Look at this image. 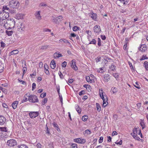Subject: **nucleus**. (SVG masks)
<instances>
[{
    "label": "nucleus",
    "instance_id": "16",
    "mask_svg": "<svg viewBox=\"0 0 148 148\" xmlns=\"http://www.w3.org/2000/svg\"><path fill=\"white\" fill-rule=\"evenodd\" d=\"M86 79L87 82L89 84H91L92 82H94V79L92 78H90V76H86Z\"/></svg>",
    "mask_w": 148,
    "mask_h": 148
},
{
    "label": "nucleus",
    "instance_id": "49",
    "mask_svg": "<svg viewBox=\"0 0 148 148\" xmlns=\"http://www.w3.org/2000/svg\"><path fill=\"white\" fill-rule=\"evenodd\" d=\"M85 134H89L91 133V132L89 130H87L85 131Z\"/></svg>",
    "mask_w": 148,
    "mask_h": 148
},
{
    "label": "nucleus",
    "instance_id": "61",
    "mask_svg": "<svg viewBox=\"0 0 148 148\" xmlns=\"http://www.w3.org/2000/svg\"><path fill=\"white\" fill-rule=\"evenodd\" d=\"M46 6V4L44 3H40L39 5V6L40 7Z\"/></svg>",
    "mask_w": 148,
    "mask_h": 148
},
{
    "label": "nucleus",
    "instance_id": "1",
    "mask_svg": "<svg viewBox=\"0 0 148 148\" xmlns=\"http://www.w3.org/2000/svg\"><path fill=\"white\" fill-rule=\"evenodd\" d=\"M9 16V13L8 12H0V25L8 29L13 28L16 23L15 20L13 18L6 19Z\"/></svg>",
    "mask_w": 148,
    "mask_h": 148
},
{
    "label": "nucleus",
    "instance_id": "33",
    "mask_svg": "<svg viewBox=\"0 0 148 148\" xmlns=\"http://www.w3.org/2000/svg\"><path fill=\"white\" fill-rule=\"evenodd\" d=\"M144 66L146 70H148V62L145 61L144 63Z\"/></svg>",
    "mask_w": 148,
    "mask_h": 148
},
{
    "label": "nucleus",
    "instance_id": "23",
    "mask_svg": "<svg viewBox=\"0 0 148 148\" xmlns=\"http://www.w3.org/2000/svg\"><path fill=\"white\" fill-rule=\"evenodd\" d=\"M50 66L51 68L52 69H54L56 67V63L55 60H53L51 62Z\"/></svg>",
    "mask_w": 148,
    "mask_h": 148
},
{
    "label": "nucleus",
    "instance_id": "39",
    "mask_svg": "<svg viewBox=\"0 0 148 148\" xmlns=\"http://www.w3.org/2000/svg\"><path fill=\"white\" fill-rule=\"evenodd\" d=\"M2 10V11H5V10H9V8L7 7L6 6L4 5L3 7Z\"/></svg>",
    "mask_w": 148,
    "mask_h": 148
},
{
    "label": "nucleus",
    "instance_id": "26",
    "mask_svg": "<svg viewBox=\"0 0 148 148\" xmlns=\"http://www.w3.org/2000/svg\"><path fill=\"white\" fill-rule=\"evenodd\" d=\"M110 80L109 75H106L104 76L103 80L104 82H107Z\"/></svg>",
    "mask_w": 148,
    "mask_h": 148
},
{
    "label": "nucleus",
    "instance_id": "31",
    "mask_svg": "<svg viewBox=\"0 0 148 148\" xmlns=\"http://www.w3.org/2000/svg\"><path fill=\"white\" fill-rule=\"evenodd\" d=\"M18 148H28V147L25 144H23L18 145Z\"/></svg>",
    "mask_w": 148,
    "mask_h": 148
},
{
    "label": "nucleus",
    "instance_id": "48",
    "mask_svg": "<svg viewBox=\"0 0 148 148\" xmlns=\"http://www.w3.org/2000/svg\"><path fill=\"white\" fill-rule=\"evenodd\" d=\"M67 65V62L66 61H64L62 64V66L63 67H65Z\"/></svg>",
    "mask_w": 148,
    "mask_h": 148
},
{
    "label": "nucleus",
    "instance_id": "57",
    "mask_svg": "<svg viewBox=\"0 0 148 148\" xmlns=\"http://www.w3.org/2000/svg\"><path fill=\"white\" fill-rule=\"evenodd\" d=\"M112 138L110 136H107V141L109 142H111Z\"/></svg>",
    "mask_w": 148,
    "mask_h": 148
},
{
    "label": "nucleus",
    "instance_id": "38",
    "mask_svg": "<svg viewBox=\"0 0 148 148\" xmlns=\"http://www.w3.org/2000/svg\"><path fill=\"white\" fill-rule=\"evenodd\" d=\"M134 86L138 89L140 88V85H139L138 82H136L135 83V84H134Z\"/></svg>",
    "mask_w": 148,
    "mask_h": 148
},
{
    "label": "nucleus",
    "instance_id": "20",
    "mask_svg": "<svg viewBox=\"0 0 148 148\" xmlns=\"http://www.w3.org/2000/svg\"><path fill=\"white\" fill-rule=\"evenodd\" d=\"M106 70V69L105 67H103L97 69L98 72L102 73H103Z\"/></svg>",
    "mask_w": 148,
    "mask_h": 148
},
{
    "label": "nucleus",
    "instance_id": "46",
    "mask_svg": "<svg viewBox=\"0 0 148 148\" xmlns=\"http://www.w3.org/2000/svg\"><path fill=\"white\" fill-rule=\"evenodd\" d=\"M115 67H116L114 66V65H113L112 64L111 66L110 67V69L111 70H112V71H113L114 69H115Z\"/></svg>",
    "mask_w": 148,
    "mask_h": 148
},
{
    "label": "nucleus",
    "instance_id": "3",
    "mask_svg": "<svg viewBox=\"0 0 148 148\" xmlns=\"http://www.w3.org/2000/svg\"><path fill=\"white\" fill-rule=\"evenodd\" d=\"M99 94L100 98L103 100V106L105 107L108 103L107 96L103 91L102 88L99 89Z\"/></svg>",
    "mask_w": 148,
    "mask_h": 148
},
{
    "label": "nucleus",
    "instance_id": "35",
    "mask_svg": "<svg viewBox=\"0 0 148 148\" xmlns=\"http://www.w3.org/2000/svg\"><path fill=\"white\" fill-rule=\"evenodd\" d=\"M88 119V116L87 115L84 116L82 117V120L84 121H86Z\"/></svg>",
    "mask_w": 148,
    "mask_h": 148
},
{
    "label": "nucleus",
    "instance_id": "40",
    "mask_svg": "<svg viewBox=\"0 0 148 148\" xmlns=\"http://www.w3.org/2000/svg\"><path fill=\"white\" fill-rule=\"evenodd\" d=\"M140 124L141 126L143 129L145 128V125L143 121H141L140 123Z\"/></svg>",
    "mask_w": 148,
    "mask_h": 148
},
{
    "label": "nucleus",
    "instance_id": "44",
    "mask_svg": "<svg viewBox=\"0 0 148 148\" xmlns=\"http://www.w3.org/2000/svg\"><path fill=\"white\" fill-rule=\"evenodd\" d=\"M71 148H77V145L75 143L72 144Z\"/></svg>",
    "mask_w": 148,
    "mask_h": 148
},
{
    "label": "nucleus",
    "instance_id": "37",
    "mask_svg": "<svg viewBox=\"0 0 148 148\" xmlns=\"http://www.w3.org/2000/svg\"><path fill=\"white\" fill-rule=\"evenodd\" d=\"M111 90L112 91L113 94H115L117 92V88L115 87H112Z\"/></svg>",
    "mask_w": 148,
    "mask_h": 148
},
{
    "label": "nucleus",
    "instance_id": "51",
    "mask_svg": "<svg viewBox=\"0 0 148 148\" xmlns=\"http://www.w3.org/2000/svg\"><path fill=\"white\" fill-rule=\"evenodd\" d=\"M112 75L113 77H114L115 78L117 79L118 78L119 75H118V73H113L112 74Z\"/></svg>",
    "mask_w": 148,
    "mask_h": 148
},
{
    "label": "nucleus",
    "instance_id": "18",
    "mask_svg": "<svg viewBox=\"0 0 148 148\" xmlns=\"http://www.w3.org/2000/svg\"><path fill=\"white\" fill-rule=\"evenodd\" d=\"M29 95V93H27L25 95L23 99L22 100V102H26L28 101Z\"/></svg>",
    "mask_w": 148,
    "mask_h": 148
},
{
    "label": "nucleus",
    "instance_id": "4",
    "mask_svg": "<svg viewBox=\"0 0 148 148\" xmlns=\"http://www.w3.org/2000/svg\"><path fill=\"white\" fill-rule=\"evenodd\" d=\"M20 3L17 0H12L10 1L9 6L12 8H17L19 7Z\"/></svg>",
    "mask_w": 148,
    "mask_h": 148
},
{
    "label": "nucleus",
    "instance_id": "30",
    "mask_svg": "<svg viewBox=\"0 0 148 148\" xmlns=\"http://www.w3.org/2000/svg\"><path fill=\"white\" fill-rule=\"evenodd\" d=\"M96 107L97 111L98 112H100L101 110V108L100 104L98 103H96Z\"/></svg>",
    "mask_w": 148,
    "mask_h": 148
},
{
    "label": "nucleus",
    "instance_id": "13",
    "mask_svg": "<svg viewBox=\"0 0 148 148\" xmlns=\"http://www.w3.org/2000/svg\"><path fill=\"white\" fill-rule=\"evenodd\" d=\"M90 16L93 20L95 21L97 20V14L96 13H94L92 11L90 13Z\"/></svg>",
    "mask_w": 148,
    "mask_h": 148
},
{
    "label": "nucleus",
    "instance_id": "19",
    "mask_svg": "<svg viewBox=\"0 0 148 148\" xmlns=\"http://www.w3.org/2000/svg\"><path fill=\"white\" fill-rule=\"evenodd\" d=\"M140 51H144L147 49L146 45L145 44H143L141 45L140 47L139 48Z\"/></svg>",
    "mask_w": 148,
    "mask_h": 148
},
{
    "label": "nucleus",
    "instance_id": "54",
    "mask_svg": "<svg viewBox=\"0 0 148 148\" xmlns=\"http://www.w3.org/2000/svg\"><path fill=\"white\" fill-rule=\"evenodd\" d=\"M36 88V84L35 83H33L32 84V90H33Z\"/></svg>",
    "mask_w": 148,
    "mask_h": 148
},
{
    "label": "nucleus",
    "instance_id": "11",
    "mask_svg": "<svg viewBox=\"0 0 148 148\" xmlns=\"http://www.w3.org/2000/svg\"><path fill=\"white\" fill-rule=\"evenodd\" d=\"M93 29L95 32L97 34H99L101 31L100 26L98 25H96L94 26Z\"/></svg>",
    "mask_w": 148,
    "mask_h": 148
},
{
    "label": "nucleus",
    "instance_id": "59",
    "mask_svg": "<svg viewBox=\"0 0 148 148\" xmlns=\"http://www.w3.org/2000/svg\"><path fill=\"white\" fill-rule=\"evenodd\" d=\"M42 79V77H38L37 78V81L38 82H39L41 81Z\"/></svg>",
    "mask_w": 148,
    "mask_h": 148
},
{
    "label": "nucleus",
    "instance_id": "21",
    "mask_svg": "<svg viewBox=\"0 0 148 148\" xmlns=\"http://www.w3.org/2000/svg\"><path fill=\"white\" fill-rule=\"evenodd\" d=\"M24 16V14H17L16 15V17L18 19H22L23 18Z\"/></svg>",
    "mask_w": 148,
    "mask_h": 148
},
{
    "label": "nucleus",
    "instance_id": "63",
    "mask_svg": "<svg viewBox=\"0 0 148 148\" xmlns=\"http://www.w3.org/2000/svg\"><path fill=\"white\" fill-rule=\"evenodd\" d=\"M46 93H41L40 95V96L41 97L43 98L45 97V96H46Z\"/></svg>",
    "mask_w": 148,
    "mask_h": 148
},
{
    "label": "nucleus",
    "instance_id": "10",
    "mask_svg": "<svg viewBox=\"0 0 148 148\" xmlns=\"http://www.w3.org/2000/svg\"><path fill=\"white\" fill-rule=\"evenodd\" d=\"M38 112H31L29 113V115L31 118H34L38 115Z\"/></svg>",
    "mask_w": 148,
    "mask_h": 148
},
{
    "label": "nucleus",
    "instance_id": "53",
    "mask_svg": "<svg viewBox=\"0 0 148 148\" xmlns=\"http://www.w3.org/2000/svg\"><path fill=\"white\" fill-rule=\"evenodd\" d=\"M48 46L47 45H44L42 46L41 47V49L42 50H43L44 49H46L48 47Z\"/></svg>",
    "mask_w": 148,
    "mask_h": 148
},
{
    "label": "nucleus",
    "instance_id": "34",
    "mask_svg": "<svg viewBox=\"0 0 148 148\" xmlns=\"http://www.w3.org/2000/svg\"><path fill=\"white\" fill-rule=\"evenodd\" d=\"M75 108L77 112L79 113H80L81 111V110L80 108L78 106V105H77L76 106Z\"/></svg>",
    "mask_w": 148,
    "mask_h": 148
},
{
    "label": "nucleus",
    "instance_id": "32",
    "mask_svg": "<svg viewBox=\"0 0 148 148\" xmlns=\"http://www.w3.org/2000/svg\"><path fill=\"white\" fill-rule=\"evenodd\" d=\"M24 64H25L24 65H25V66L23 67V68L22 69V70L23 71V75H24L25 73V72H26L27 71V69L26 67V63L25 62Z\"/></svg>",
    "mask_w": 148,
    "mask_h": 148
},
{
    "label": "nucleus",
    "instance_id": "58",
    "mask_svg": "<svg viewBox=\"0 0 148 148\" xmlns=\"http://www.w3.org/2000/svg\"><path fill=\"white\" fill-rule=\"evenodd\" d=\"M51 31V30L45 28L43 29V32H50Z\"/></svg>",
    "mask_w": 148,
    "mask_h": 148
},
{
    "label": "nucleus",
    "instance_id": "55",
    "mask_svg": "<svg viewBox=\"0 0 148 148\" xmlns=\"http://www.w3.org/2000/svg\"><path fill=\"white\" fill-rule=\"evenodd\" d=\"M53 126L55 127H56V128H58V129H59V127H58V126L57 125V124H56V123H53Z\"/></svg>",
    "mask_w": 148,
    "mask_h": 148
},
{
    "label": "nucleus",
    "instance_id": "64",
    "mask_svg": "<svg viewBox=\"0 0 148 148\" xmlns=\"http://www.w3.org/2000/svg\"><path fill=\"white\" fill-rule=\"evenodd\" d=\"M5 44L2 41L1 42V47H3V48L5 46Z\"/></svg>",
    "mask_w": 148,
    "mask_h": 148
},
{
    "label": "nucleus",
    "instance_id": "45",
    "mask_svg": "<svg viewBox=\"0 0 148 148\" xmlns=\"http://www.w3.org/2000/svg\"><path fill=\"white\" fill-rule=\"evenodd\" d=\"M103 136H101L100 137V138L99 140V143H102L103 141Z\"/></svg>",
    "mask_w": 148,
    "mask_h": 148
},
{
    "label": "nucleus",
    "instance_id": "36",
    "mask_svg": "<svg viewBox=\"0 0 148 148\" xmlns=\"http://www.w3.org/2000/svg\"><path fill=\"white\" fill-rule=\"evenodd\" d=\"M78 37V36L77 35L75 34L74 33H71L70 34V38L71 39V37Z\"/></svg>",
    "mask_w": 148,
    "mask_h": 148
},
{
    "label": "nucleus",
    "instance_id": "14",
    "mask_svg": "<svg viewBox=\"0 0 148 148\" xmlns=\"http://www.w3.org/2000/svg\"><path fill=\"white\" fill-rule=\"evenodd\" d=\"M63 42L66 44H68L69 45H70L71 43L67 40L64 39H61L59 40V43L62 44Z\"/></svg>",
    "mask_w": 148,
    "mask_h": 148
},
{
    "label": "nucleus",
    "instance_id": "7",
    "mask_svg": "<svg viewBox=\"0 0 148 148\" xmlns=\"http://www.w3.org/2000/svg\"><path fill=\"white\" fill-rule=\"evenodd\" d=\"M25 26L24 24L21 23L20 25L17 26V31L20 33H23L25 29Z\"/></svg>",
    "mask_w": 148,
    "mask_h": 148
},
{
    "label": "nucleus",
    "instance_id": "28",
    "mask_svg": "<svg viewBox=\"0 0 148 148\" xmlns=\"http://www.w3.org/2000/svg\"><path fill=\"white\" fill-rule=\"evenodd\" d=\"M19 52V51L18 50H14L12 51L10 53V55L13 54H16Z\"/></svg>",
    "mask_w": 148,
    "mask_h": 148
},
{
    "label": "nucleus",
    "instance_id": "27",
    "mask_svg": "<svg viewBox=\"0 0 148 148\" xmlns=\"http://www.w3.org/2000/svg\"><path fill=\"white\" fill-rule=\"evenodd\" d=\"M73 30L74 32H76L80 30V27L77 26H75L73 27Z\"/></svg>",
    "mask_w": 148,
    "mask_h": 148
},
{
    "label": "nucleus",
    "instance_id": "42",
    "mask_svg": "<svg viewBox=\"0 0 148 148\" xmlns=\"http://www.w3.org/2000/svg\"><path fill=\"white\" fill-rule=\"evenodd\" d=\"M6 128L5 127H0V131L6 132Z\"/></svg>",
    "mask_w": 148,
    "mask_h": 148
},
{
    "label": "nucleus",
    "instance_id": "43",
    "mask_svg": "<svg viewBox=\"0 0 148 148\" xmlns=\"http://www.w3.org/2000/svg\"><path fill=\"white\" fill-rule=\"evenodd\" d=\"M148 58L146 55H143L142 56V58L140 59V60H143L145 59H147Z\"/></svg>",
    "mask_w": 148,
    "mask_h": 148
},
{
    "label": "nucleus",
    "instance_id": "22",
    "mask_svg": "<svg viewBox=\"0 0 148 148\" xmlns=\"http://www.w3.org/2000/svg\"><path fill=\"white\" fill-rule=\"evenodd\" d=\"M35 16L36 18L39 20L41 19V17L40 15V11L36 12L35 14Z\"/></svg>",
    "mask_w": 148,
    "mask_h": 148
},
{
    "label": "nucleus",
    "instance_id": "12",
    "mask_svg": "<svg viewBox=\"0 0 148 148\" xmlns=\"http://www.w3.org/2000/svg\"><path fill=\"white\" fill-rule=\"evenodd\" d=\"M5 118L2 116L0 115V125H2L4 124L6 122Z\"/></svg>",
    "mask_w": 148,
    "mask_h": 148
},
{
    "label": "nucleus",
    "instance_id": "17",
    "mask_svg": "<svg viewBox=\"0 0 148 148\" xmlns=\"http://www.w3.org/2000/svg\"><path fill=\"white\" fill-rule=\"evenodd\" d=\"M44 68L45 73L47 75H49L50 73L48 71L49 67L47 64H45Z\"/></svg>",
    "mask_w": 148,
    "mask_h": 148
},
{
    "label": "nucleus",
    "instance_id": "15",
    "mask_svg": "<svg viewBox=\"0 0 148 148\" xmlns=\"http://www.w3.org/2000/svg\"><path fill=\"white\" fill-rule=\"evenodd\" d=\"M63 18V17L61 16H60L58 17H56L53 18V21L54 22L56 23L57 22H60L62 21V20Z\"/></svg>",
    "mask_w": 148,
    "mask_h": 148
},
{
    "label": "nucleus",
    "instance_id": "47",
    "mask_svg": "<svg viewBox=\"0 0 148 148\" xmlns=\"http://www.w3.org/2000/svg\"><path fill=\"white\" fill-rule=\"evenodd\" d=\"M115 143L117 145H121L122 144V140H121L119 142L117 140Z\"/></svg>",
    "mask_w": 148,
    "mask_h": 148
},
{
    "label": "nucleus",
    "instance_id": "5",
    "mask_svg": "<svg viewBox=\"0 0 148 148\" xmlns=\"http://www.w3.org/2000/svg\"><path fill=\"white\" fill-rule=\"evenodd\" d=\"M28 101L31 102L36 103L38 101V99L36 96L34 95H30L29 94Z\"/></svg>",
    "mask_w": 148,
    "mask_h": 148
},
{
    "label": "nucleus",
    "instance_id": "60",
    "mask_svg": "<svg viewBox=\"0 0 148 148\" xmlns=\"http://www.w3.org/2000/svg\"><path fill=\"white\" fill-rule=\"evenodd\" d=\"M137 106L138 107V109L139 110H140V108L141 107V103H138L136 104Z\"/></svg>",
    "mask_w": 148,
    "mask_h": 148
},
{
    "label": "nucleus",
    "instance_id": "6",
    "mask_svg": "<svg viewBox=\"0 0 148 148\" xmlns=\"http://www.w3.org/2000/svg\"><path fill=\"white\" fill-rule=\"evenodd\" d=\"M16 144V141L13 139H11L8 141L7 145L10 147H13Z\"/></svg>",
    "mask_w": 148,
    "mask_h": 148
},
{
    "label": "nucleus",
    "instance_id": "50",
    "mask_svg": "<svg viewBox=\"0 0 148 148\" xmlns=\"http://www.w3.org/2000/svg\"><path fill=\"white\" fill-rule=\"evenodd\" d=\"M47 100V98H45L42 101V103L43 105L45 104L46 103Z\"/></svg>",
    "mask_w": 148,
    "mask_h": 148
},
{
    "label": "nucleus",
    "instance_id": "25",
    "mask_svg": "<svg viewBox=\"0 0 148 148\" xmlns=\"http://www.w3.org/2000/svg\"><path fill=\"white\" fill-rule=\"evenodd\" d=\"M18 101H14L12 104V108L15 109L17 107L18 104Z\"/></svg>",
    "mask_w": 148,
    "mask_h": 148
},
{
    "label": "nucleus",
    "instance_id": "9",
    "mask_svg": "<svg viewBox=\"0 0 148 148\" xmlns=\"http://www.w3.org/2000/svg\"><path fill=\"white\" fill-rule=\"evenodd\" d=\"M71 66L74 70L75 71H77L78 67L76 65V62L75 60H72L71 61Z\"/></svg>",
    "mask_w": 148,
    "mask_h": 148
},
{
    "label": "nucleus",
    "instance_id": "2",
    "mask_svg": "<svg viewBox=\"0 0 148 148\" xmlns=\"http://www.w3.org/2000/svg\"><path fill=\"white\" fill-rule=\"evenodd\" d=\"M131 134L135 140L139 141L142 140V139L140 138L138 136V135H140L141 138H143L141 130L138 127L134 128L132 130V132L131 133Z\"/></svg>",
    "mask_w": 148,
    "mask_h": 148
},
{
    "label": "nucleus",
    "instance_id": "56",
    "mask_svg": "<svg viewBox=\"0 0 148 148\" xmlns=\"http://www.w3.org/2000/svg\"><path fill=\"white\" fill-rule=\"evenodd\" d=\"M49 146L50 148H53L54 147L53 143H50L49 144Z\"/></svg>",
    "mask_w": 148,
    "mask_h": 148
},
{
    "label": "nucleus",
    "instance_id": "24",
    "mask_svg": "<svg viewBox=\"0 0 148 148\" xmlns=\"http://www.w3.org/2000/svg\"><path fill=\"white\" fill-rule=\"evenodd\" d=\"M54 58H58L62 56L61 54H60L58 51H57L54 54Z\"/></svg>",
    "mask_w": 148,
    "mask_h": 148
},
{
    "label": "nucleus",
    "instance_id": "8",
    "mask_svg": "<svg viewBox=\"0 0 148 148\" xmlns=\"http://www.w3.org/2000/svg\"><path fill=\"white\" fill-rule=\"evenodd\" d=\"M74 141L78 143L84 144L85 143L86 141L85 139L82 138H75L73 140Z\"/></svg>",
    "mask_w": 148,
    "mask_h": 148
},
{
    "label": "nucleus",
    "instance_id": "62",
    "mask_svg": "<svg viewBox=\"0 0 148 148\" xmlns=\"http://www.w3.org/2000/svg\"><path fill=\"white\" fill-rule=\"evenodd\" d=\"M101 59V58L100 57H97L96 59V61L97 62L100 61Z\"/></svg>",
    "mask_w": 148,
    "mask_h": 148
},
{
    "label": "nucleus",
    "instance_id": "52",
    "mask_svg": "<svg viewBox=\"0 0 148 148\" xmlns=\"http://www.w3.org/2000/svg\"><path fill=\"white\" fill-rule=\"evenodd\" d=\"M58 74L61 79H62L64 78V76L62 74V73L60 71L58 73Z\"/></svg>",
    "mask_w": 148,
    "mask_h": 148
},
{
    "label": "nucleus",
    "instance_id": "29",
    "mask_svg": "<svg viewBox=\"0 0 148 148\" xmlns=\"http://www.w3.org/2000/svg\"><path fill=\"white\" fill-rule=\"evenodd\" d=\"M5 33L8 36H12V35L13 34V32L12 31H9L6 30Z\"/></svg>",
    "mask_w": 148,
    "mask_h": 148
},
{
    "label": "nucleus",
    "instance_id": "41",
    "mask_svg": "<svg viewBox=\"0 0 148 148\" xmlns=\"http://www.w3.org/2000/svg\"><path fill=\"white\" fill-rule=\"evenodd\" d=\"M89 44H93L95 45L96 43V41L95 39H93L92 40L90 41Z\"/></svg>",
    "mask_w": 148,
    "mask_h": 148
}]
</instances>
